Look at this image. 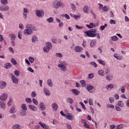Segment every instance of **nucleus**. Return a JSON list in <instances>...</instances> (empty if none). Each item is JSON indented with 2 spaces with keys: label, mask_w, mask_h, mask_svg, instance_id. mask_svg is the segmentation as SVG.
Instances as JSON below:
<instances>
[{
  "label": "nucleus",
  "mask_w": 129,
  "mask_h": 129,
  "mask_svg": "<svg viewBox=\"0 0 129 129\" xmlns=\"http://www.w3.org/2000/svg\"><path fill=\"white\" fill-rule=\"evenodd\" d=\"M97 30L96 29H91L90 30L86 31L84 32L85 34V37H89L90 38H94V37L97 36V39H100V36L99 33H96Z\"/></svg>",
  "instance_id": "obj_1"
},
{
  "label": "nucleus",
  "mask_w": 129,
  "mask_h": 129,
  "mask_svg": "<svg viewBox=\"0 0 129 129\" xmlns=\"http://www.w3.org/2000/svg\"><path fill=\"white\" fill-rule=\"evenodd\" d=\"M67 65V62L66 61H60V63L57 65V67H58V68H60V70L65 72V71L67 70V68H66Z\"/></svg>",
  "instance_id": "obj_2"
},
{
  "label": "nucleus",
  "mask_w": 129,
  "mask_h": 129,
  "mask_svg": "<svg viewBox=\"0 0 129 129\" xmlns=\"http://www.w3.org/2000/svg\"><path fill=\"white\" fill-rule=\"evenodd\" d=\"M52 43L50 42H48L45 43V46L43 48V51L45 53H48L52 49Z\"/></svg>",
  "instance_id": "obj_3"
},
{
  "label": "nucleus",
  "mask_w": 129,
  "mask_h": 129,
  "mask_svg": "<svg viewBox=\"0 0 129 129\" xmlns=\"http://www.w3.org/2000/svg\"><path fill=\"white\" fill-rule=\"evenodd\" d=\"M86 88L88 91L90 93H94V92H95V87L90 84L87 85Z\"/></svg>",
  "instance_id": "obj_4"
},
{
  "label": "nucleus",
  "mask_w": 129,
  "mask_h": 129,
  "mask_svg": "<svg viewBox=\"0 0 129 129\" xmlns=\"http://www.w3.org/2000/svg\"><path fill=\"white\" fill-rule=\"evenodd\" d=\"M35 14L39 18H43L45 16V12L42 10L35 11Z\"/></svg>",
  "instance_id": "obj_5"
},
{
  "label": "nucleus",
  "mask_w": 129,
  "mask_h": 129,
  "mask_svg": "<svg viewBox=\"0 0 129 129\" xmlns=\"http://www.w3.org/2000/svg\"><path fill=\"white\" fill-rule=\"evenodd\" d=\"M10 10V7L8 5H2L0 7L1 12H8Z\"/></svg>",
  "instance_id": "obj_6"
},
{
  "label": "nucleus",
  "mask_w": 129,
  "mask_h": 129,
  "mask_svg": "<svg viewBox=\"0 0 129 129\" xmlns=\"http://www.w3.org/2000/svg\"><path fill=\"white\" fill-rule=\"evenodd\" d=\"M33 30L32 29H25L23 33L25 36H29V35H32L33 34Z\"/></svg>",
  "instance_id": "obj_7"
},
{
  "label": "nucleus",
  "mask_w": 129,
  "mask_h": 129,
  "mask_svg": "<svg viewBox=\"0 0 129 129\" xmlns=\"http://www.w3.org/2000/svg\"><path fill=\"white\" fill-rule=\"evenodd\" d=\"M8 96H9V95H8V94L3 93L0 96V99L2 101H6V100H7V99H8Z\"/></svg>",
  "instance_id": "obj_8"
},
{
  "label": "nucleus",
  "mask_w": 129,
  "mask_h": 129,
  "mask_svg": "<svg viewBox=\"0 0 129 129\" xmlns=\"http://www.w3.org/2000/svg\"><path fill=\"white\" fill-rule=\"evenodd\" d=\"M74 50L75 52H77L78 53L82 52L83 48L81 46H76L74 48Z\"/></svg>",
  "instance_id": "obj_9"
},
{
  "label": "nucleus",
  "mask_w": 129,
  "mask_h": 129,
  "mask_svg": "<svg viewBox=\"0 0 129 129\" xmlns=\"http://www.w3.org/2000/svg\"><path fill=\"white\" fill-rule=\"evenodd\" d=\"M26 28L27 30H33V31H36V28H35L34 26L31 24L26 25Z\"/></svg>",
  "instance_id": "obj_10"
},
{
  "label": "nucleus",
  "mask_w": 129,
  "mask_h": 129,
  "mask_svg": "<svg viewBox=\"0 0 129 129\" xmlns=\"http://www.w3.org/2000/svg\"><path fill=\"white\" fill-rule=\"evenodd\" d=\"M52 7H53V8H54V9H59V2L58 1H55L52 3Z\"/></svg>",
  "instance_id": "obj_11"
},
{
  "label": "nucleus",
  "mask_w": 129,
  "mask_h": 129,
  "mask_svg": "<svg viewBox=\"0 0 129 129\" xmlns=\"http://www.w3.org/2000/svg\"><path fill=\"white\" fill-rule=\"evenodd\" d=\"M67 119H69V120H74L75 119V117L74 116L72 115L71 113H69V115H66L65 117Z\"/></svg>",
  "instance_id": "obj_12"
},
{
  "label": "nucleus",
  "mask_w": 129,
  "mask_h": 129,
  "mask_svg": "<svg viewBox=\"0 0 129 129\" xmlns=\"http://www.w3.org/2000/svg\"><path fill=\"white\" fill-rule=\"evenodd\" d=\"M43 92L46 96H50V95H51V92H50L49 89H47L46 88H44Z\"/></svg>",
  "instance_id": "obj_13"
},
{
  "label": "nucleus",
  "mask_w": 129,
  "mask_h": 129,
  "mask_svg": "<svg viewBox=\"0 0 129 129\" xmlns=\"http://www.w3.org/2000/svg\"><path fill=\"white\" fill-rule=\"evenodd\" d=\"M38 124H40V125H41V126H42L43 128L50 129V127H49V126H46V124L43 123V122L42 121L38 122Z\"/></svg>",
  "instance_id": "obj_14"
},
{
  "label": "nucleus",
  "mask_w": 129,
  "mask_h": 129,
  "mask_svg": "<svg viewBox=\"0 0 129 129\" xmlns=\"http://www.w3.org/2000/svg\"><path fill=\"white\" fill-rule=\"evenodd\" d=\"M113 78V75L112 74L107 75L106 76V79L108 81H111Z\"/></svg>",
  "instance_id": "obj_15"
},
{
  "label": "nucleus",
  "mask_w": 129,
  "mask_h": 129,
  "mask_svg": "<svg viewBox=\"0 0 129 129\" xmlns=\"http://www.w3.org/2000/svg\"><path fill=\"white\" fill-rule=\"evenodd\" d=\"M7 86V83L6 82H0V89H4Z\"/></svg>",
  "instance_id": "obj_16"
},
{
  "label": "nucleus",
  "mask_w": 129,
  "mask_h": 129,
  "mask_svg": "<svg viewBox=\"0 0 129 129\" xmlns=\"http://www.w3.org/2000/svg\"><path fill=\"white\" fill-rule=\"evenodd\" d=\"M11 80L14 84H18V83H19V78H17L16 76L12 78Z\"/></svg>",
  "instance_id": "obj_17"
},
{
  "label": "nucleus",
  "mask_w": 129,
  "mask_h": 129,
  "mask_svg": "<svg viewBox=\"0 0 129 129\" xmlns=\"http://www.w3.org/2000/svg\"><path fill=\"white\" fill-rule=\"evenodd\" d=\"M28 107L30 110L32 111H36L37 110V107L32 105H29Z\"/></svg>",
  "instance_id": "obj_18"
},
{
  "label": "nucleus",
  "mask_w": 129,
  "mask_h": 129,
  "mask_svg": "<svg viewBox=\"0 0 129 129\" xmlns=\"http://www.w3.org/2000/svg\"><path fill=\"white\" fill-rule=\"evenodd\" d=\"M39 106H40V110H45V109H46V107H45V104L44 103V102H41L39 104Z\"/></svg>",
  "instance_id": "obj_19"
},
{
  "label": "nucleus",
  "mask_w": 129,
  "mask_h": 129,
  "mask_svg": "<svg viewBox=\"0 0 129 129\" xmlns=\"http://www.w3.org/2000/svg\"><path fill=\"white\" fill-rule=\"evenodd\" d=\"M66 101L67 103H69V104H73V103L74 102L73 99H72V98H67L66 99Z\"/></svg>",
  "instance_id": "obj_20"
},
{
  "label": "nucleus",
  "mask_w": 129,
  "mask_h": 129,
  "mask_svg": "<svg viewBox=\"0 0 129 129\" xmlns=\"http://www.w3.org/2000/svg\"><path fill=\"white\" fill-rule=\"evenodd\" d=\"M96 45V40H92L91 41V43L90 44V46L91 48H94V47H95V45Z\"/></svg>",
  "instance_id": "obj_21"
},
{
  "label": "nucleus",
  "mask_w": 129,
  "mask_h": 129,
  "mask_svg": "<svg viewBox=\"0 0 129 129\" xmlns=\"http://www.w3.org/2000/svg\"><path fill=\"white\" fill-rule=\"evenodd\" d=\"M98 74L100 76H104L105 75V73L104 72V70H99L98 71Z\"/></svg>",
  "instance_id": "obj_22"
},
{
  "label": "nucleus",
  "mask_w": 129,
  "mask_h": 129,
  "mask_svg": "<svg viewBox=\"0 0 129 129\" xmlns=\"http://www.w3.org/2000/svg\"><path fill=\"white\" fill-rule=\"evenodd\" d=\"M17 112V110H16V106H12L10 110V113H16Z\"/></svg>",
  "instance_id": "obj_23"
},
{
  "label": "nucleus",
  "mask_w": 129,
  "mask_h": 129,
  "mask_svg": "<svg viewBox=\"0 0 129 129\" xmlns=\"http://www.w3.org/2000/svg\"><path fill=\"white\" fill-rule=\"evenodd\" d=\"M51 107L52 109H53V110H55L56 111V110H57V109H58V105H57V103H53L51 105Z\"/></svg>",
  "instance_id": "obj_24"
},
{
  "label": "nucleus",
  "mask_w": 129,
  "mask_h": 129,
  "mask_svg": "<svg viewBox=\"0 0 129 129\" xmlns=\"http://www.w3.org/2000/svg\"><path fill=\"white\" fill-rule=\"evenodd\" d=\"M72 92L74 94H75V95H78L80 93V91L76 89H72Z\"/></svg>",
  "instance_id": "obj_25"
},
{
  "label": "nucleus",
  "mask_w": 129,
  "mask_h": 129,
  "mask_svg": "<svg viewBox=\"0 0 129 129\" xmlns=\"http://www.w3.org/2000/svg\"><path fill=\"white\" fill-rule=\"evenodd\" d=\"M26 111L25 110H21L20 111V114L21 116H26V114H27V112H26Z\"/></svg>",
  "instance_id": "obj_26"
},
{
  "label": "nucleus",
  "mask_w": 129,
  "mask_h": 129,
  "mask_svg": "<svg viewBox=\"0 0 129 129\" xmlns=\"http://www.w3.org/2000/svg\"><path fill=\"white\" fill-rule=\"evenodd\" d=\"M114 87V85L112 84H109V85L106 86V89L109 90L112 89Z\"/></svg>",
  "instance_id": "obj_27"
},
{
  "label": "nucleus",
  "mask_w": 129,
  "mask_h": 129,
  "mask_svg": "<svg viewBox=\"0 0 129 129\" xmlns=\"http://www.w3.org/2000/svg\"><path fill=\"white\" fill-rule=\"evenodd\" d=\"M38 41V37L36 35H33L31 38V41L32 43H36Z\"/></svg>",
  "instance_id": "obj_28"
},
{
  "label": "nucleus",
  "mask_w": 129,
  "mask_h": 129,
  "mask_svg": "<svg viewBox=\"0 0 129 129\" xmlns=\"http://www.w3.org/2000/svg\"><path fill=\"white\" fill-rule=\"evenodd\" d=\"M0 107L3 110L6 109V104L4 102L0 101Z\"/></svg>",
  "instance_id": "obj_29"
},
{
  "label": "nucleus",
  "mask_w": 129,
  "mask_h": 129,
  "mask_svg": "<svg viewBox=\"0 0 129 129\" xmlns=\"http://www.w3.org/2000/svg\"><path fill=\"white\" fill-rule=\"evenodd\" d=\"M47 85L49 87H53V83L52 82V80H51V79H48L47 80Z\"/></svg>",
  "instance_id": "obj_30"
},
{
  "label": "nucleus",
  "mask_w": 129,
  "mask_h": 129,
  "mask_svg": "<svg viewBox=\"0 0 129 129\" xmlns=\"http://www.w3.org/2000/svg\"><path fill=\"white\" fill-rule=\"evenodd\" d=\"M12 67V64L9 62L7 63L4 65V68L6 69H10V68H11Z\"/></svg>",
  "instance_id": "obj_31"
},
{
  "label": "nucleus",
  "mask_w": 129,
  "mask_h": 129,
  "mask_svg": "<svg viewBox=\"0 0 129 129\" xmlns=\"http://www.w3.org/2000/svg\"><path fill=\"white\" fill-rule=\"evenodd\" d=\"M21 126L19 124H16L13 125L12 129H20Z\"/></svg>",
  "instance_id": "obj_32"
},
{
  "label": "nucleus",
  "mask_w": 129,
  "mask_h": 129,
  "mask_svg": "<svg viewBox=\"0 0 129 129\" xmlns=\"http://www.w3.org/2000/svg\"><path fill=\"white\" fill-rule=\"evenodd\" d=\"M83 11L84 13H86V14H88V7L87 6H85L83 8Z\"/></svg>",
  "instance_id": "obj_33"
},
{
  "label": "nucleus",
  "mask_w": 129,
  "mask_h": 129,
  "mask_svg": "<svg viewBox=\"0 0 129 129\" xmlns=\"http://www.w3.org/2000/svg\"><path fill=\"white\" fill-rule=\"evenodd\" d=\"M9 37L11 38V40H16V35L14 34H10Z\"/></svg>",
  "instance_id": "obj_34"
},
{
  "label": "nucleus",
  "mask_w": 129,
  "mask_h": 129,
  "mask_svg": "<svg viewBox=\"0 0 129 129\" xmlns=\"http://www.w3.org/2000/svg\"><path fill=\"white\" fill-rule=\"evenodd\" d=\"M21 108L22 110L27 111L28 110V108H27V105H26V104H22L21 105Z\"/></svg>",
  "instance_id": "obj_35"
},
{
  "label": "nucleus",
  "mask_w": 129,
  "mask_h": 129,
  "mask_svg": "<svg viewBox=\"0 0 129 129\" xmlns=\"http://www.w3.org/2000/svg\"><path fill=\"white\" fill-rule=\"evenodd\" d=\"M114 57L116 59H118V60H121V59H122V57L121 56H119V55L116 53L114 54Z\"/></svg>",
  "instance_id": "obj_36"
},
{
  "label": "nucleus",
  "mask_w": 129,
  "mask_h": 129,
  "mask_svg": "<svg viewBox=\"0 0 129 129\" xmlns=\"http://www.w3.org/2000/svg\"><path fill=\"white\" fill-rule=\"evenodd\" d=\"M12 103H13V98H12V97H9V101L8 102V106H11L12 105Z\"/></svg>",
  "instance_id": "obj_37"
},
{
  "label": "nucleus",
  "mask_w": 129,
  "mask_h": 129,
  "mask_svg": "<svg viewBox=\"0 0 129 129\" xmlns=\"http://www.w3.org/2000/svg\"><path fill=\"white\" fill-rule=\"evenodd\" d=\"M124 127V125L123 124H120L116 125V129H121L123 128Z\"/></svg>",
  "instance_id": "obj_38"
},
{
  "label": "nucleus",
  "mask_w": 129,
  "mask_h": 129,
  "mask_svg": "<svg viewBox=\"0 0 129 129\" xmlns=\"http://www.w3.org/2000/svg\"><path fill=\"white\" fill-rule=\"evenodd\" d=\"M80 82L82 87H85V86H86V82H85L84 80H81L80 81Z\"/></svg>",
  "instance_id": "obj_39"
},
{
  "label": "nucleus",
  "mask_w": 129,
  "mask_h": 129,
  "mask_svg": "<svg viewBox=\"0 0 129 129\" xmlns=\"http://www.w3.org/2000/svg\"><path fill=\"white\" fill-rule=\"evenodd\" d=\"M1 3L3 6H7L8 4V0H1Z\"/></svg>",
  "instance_id": "obj_40"
},
{
  "label": "nucleus",
  "mask_w": 129,
  "mask_h": 129,
  "mask_svg": "<svg viewBox=\"0 0 129 129\" xmlns=\"http://www.w3.org/2000/svg\"><path fill=\"white\" fill-rule=\"evenodd\" d=\"M90 65H92V66H93V67H95V68H97V64H96V62L92 61L89 63Z\"/></svg>",
  "instance_id": "obj_41"
},
{
  "label": "nucleus",
  "mask_w": 129,
  "mask_h": 129,
  "mask_svg": "<svg viewBox=\"0 0 129 129\" xmlns=\"http://www.w3.org/2000/svg\"><path fill=\"white\" fill-rule=\"evenodd\" d=\"M47 23H53L54 22V18L53 17H50L46 20Z\"/></svg>",
  "instance_id": "obj_42"
},
{
  "label": "nucleus",
  "mask_w": 129,
  "mask_h": 129,
  "mask_svg": "<svg viewBox=\"0 0 129 129\" xmlns=\"http://www.w3.org/2000/svg\"><path fill=\"white\" fill-rule=\"evenodd\" d=\"M111 39L112 41H118V37L116 36H111Z\"/></svg>",
  "instance_id": "obj_43"
},
{
  "label": "nucleus",
  "mask_w": 129,
  "mask_h": 129,
  "mask_svg": "<svg viewBox=\"0 0 129 129\" xmlns=\"http://www.w3.org/2000/svg\"><path fill=\"white\" fill-rule=\"evenodd\" d=\"M61 16L63 18H64V17L66 18V19H67V20H70V16H69L68 15V14H62Z\"/></svg>",
  "instance_id": "obj_44"
},
{
  "label": "nucleus",
  "mask_w": 129,
  "mask_h": 129,
  "mask_svg": "<svg viewBox=\"0 0 129 129\" xmlns=\"http://www.w3.org/2000/svg\"><path fill=\"white\" fill-rule=\"evenodd\" d=\"M25 101L27 103H29V104L32 103V99L30 98H26Z\"/></svg>",
  "instance_id": "obj_45"
},
{
  "label": "nucleus",
  "mask_w": 129,
  "mask_h": 129,
  "mask_svg": "<svg viewBox=\"0 0 129 129\" xmlns=\"http://www.w3.org/2000/svg\"><path fill=\"white\" fill-rule=\"evenodd\" d=\"M70 6H71L73 12H75V11H76V6H75V5H74L73 4H71Z\"/></svg>",
  "instance_id": "obj_46"
},
{
  "label": "nucleus",
  "mask_w": 129,
  "mask_h": 129,
  "mask_svg": "<svg viewBox=\"0 0 129 129\" xmlns=\"http://www.w3.org/2000/svg\"><path fill=\"white\" fill-rule=\"evenodd\" d=\"M55 57L62 58L63 57V55L61 53H55Z\"/></svg>",
  "instance_id": "obj_47"
},
{
  "label": "nucleus",
  "mask_w": 129,
  "mask_h": 129,
  "mask_svg": "<svg viewBox=\"0 0 129 129\" xmlns=\"http://www.w3.org/2000/svg\"><path fill=\"white\" fill-rule=\"evenodd\" d=\"M106 27H107V24H105L104 25L101 26L100 27V29L101 31H103V30H104V29H105V28H106Z\"/></svg>",
  "instance_id": "obj_48"
},
{
  "label": "nucleus",
  "mask_w": 129,
  "mask_h": 129,
  "mask_svg": "<svg viewBox=\"0 0 129 129\" xmlns=\"http://www.w3.org/2000/svg\"><path fill=\"white\" fill-rule=\"evenodd\" d=\"M97 61L98 62V63H99V64H101V65H105V61H103V60H101L100 59H97Z\"/></svg>",
  "instance_id": "obj_49"
},
{
  "label": "nucleus",
  "mask_w": 129,
  "mask_h": 129,
  "mask_svg": "<svg viewBox=\"0 0 129 129\" xmlns=\"http://www.w3.org/2000/svg\"><path fill=\"white\" fill-rule=\"evenodd\" d=\"M105 73L106 75H108L110 73V69L107 68L105 71Z\"/></svg>",
  "instance_id": "obj_50"
},
{
  "label": "nucleus",
  "mask_w": 129,
  "mask_h": 129,
  "mask_svg": "<svg viewBox=\"0 0 129 129\" xmlns=\"http://www.w3.org/2000/svg\"><path fill=\"white\" fill-rule=\"evenodd\" d=\"M117 105L119 106V107H122L123 106V103L121 101H119Z\"/></svg>",
  "instance_id": "obj_51"
},
{
  "label": "nucleus",
  "mask_w": 129,
  "mask_h": 129,
  "mask_svg": "<svg viewBox=\"0 0 129 129\" xmlns=\"http://www.w3.org/2000/svg\"><path fill=\"white\" fill-rule=\"evenodd\" d=\"M124 91H125V85H123L121 88V92L124 93Z\"/></svg>",
  "instance_id": "obj_52"
},
{
  "label": "nucleus",
  "mask_w": 129,
  "mask_h": 129,
  "mask_svg": "<svg viewBox=\"0 0 129 129\" xmlns=\"http://www.w3.org/2000/svg\"><path fill=\"white\" fill-rule=\"evenodd\" d=\"M59 3V7L60 8H64L65 7V4L63 2H58Z\"/></svg>",
  "instance_id": "obj_53"
},
{
  "label": "nucleus",
  "mask_w": 129,
  "mask_h": 129,
  "mask_svg": "<svg viewBox=\"0 0 129 129\" xmlns=\"http://www.w3.org/2000/svg\"><path fill=\"white\" fill-rule=\"evenodd\" d=\"M23 13L25 14H29V9L27 8H23Z\"/></svg>",
  "instance_id": "obj_54"
},
{
  "label": "nucleus",
  "mask_w": 129,
  "mask_h": 129,
  "mask_svg": "<svg viewBox=\"0 0 129 129\" xmlns=\"http://www.w3.org/2000/svg\"><path fill=\"white\" fill-rule=\"evenodd\" d=\"M32 101L33 102V103L35 105H38V101L35 99V98H33L32 99Z\"/></svg>",
  "instance_id": "obj_55"
},
{
  "label": "nucleus",
  "mask_w": 129,
  "mask_h": 129,
  "mask_svg": "<svg viewBox=\"0 0 129 129\" xmlns=\"http://www.w3.org/2000/svg\"><path fill=\"white\" fill-rule=\"evenodd\" d=\"M18 37L20 40H22V32L19 31L18 32Z\"/></svg>",
  "instance_id": "obj_56"
},
{
  "label": "nucleus",
  "mask_w": 129,
  "mask_h": 129,
  "mask_svg": "<svg viewBox=\"0 0 129 129\" xmlns=\"http://www.w3.org/2000/svg\"><path fill=\"white\" fill-rule=\"evenodd\" d=\"M88 77L89 79H93L94 78V75L93 74H90L88 75Z\"/></svg>",
  "instance_id": "obj_57"
},
{
  "label": "nucleus",
  "mask_w": 129,
  "mask_h": 129,
  "mask_svg": "<svg viewBox=\"0 0 129 129\" xmlns=\"http://www.w3.org/2000/svg\"><path fill=\"white\" fill-rule=\"evenodd\" d=\"M11 62L13 64V65H17V61L15 60V58H11Z\"/></svg>",
  "instance_id": "obj_58"
},
{
  "label": "nucleus",
  "mask_w": 129,
  "mask_h": 129,
  "mask_svg": "<svg viewBox=\"0 0 129 129\" xmlns=\"http://www.w3.org/2000/svg\"><path fill=\"white\" fill-rule=\"evenodd\" d=\"M109 23L111 25H115V24H116V22H115V20L112 19L110 20Z\"/></svg>",
  "instance_id": "obj_59"
},
{
  "label": "nucleus",
  "mask_w": 129,
  "mask_h": 129,
  "mask_svg": "<svg viewBox=\"0 0 129 129\" xmlns=\"http://www.w3.org/2000/svg\"><path fill=\"white\" fill-rule=\"evenodd\" d=\"M74 18L76 20H78L79 19H80L81 18V15H74Z\"/></svg>",
  "instance_id": "obj_60"
},
{
  "label": "nucleus",
  "mask_w": 129,
  "mask_h": 129,
  "mask_svg": "<svg viewBox=\"0 0 129 129\" xmlns=\"http://www.w3.org/2000/svg\"><path fill=\"white\" fill-rule=\"evenodd\" d=\"M14 74L15 76H19L20 75V72L18 70H15L14 71Z\"/></svg>",
  "instance_id": "obj_61"
},
{
  "label": "nucleus",
  "mask_w": 129,
  "mask_h": 129,
  "mask_svg": "<svg viewBox=\"0 0 129 129\" xmlns=\"http://www.w3.org/2000/svg\"><path fill=\"white\" fill-rule=\"evenodd\" d=\"M29 61L31 63H33V62H34V58H33V57H32V56H29Z\"/></svg>",
  "instance_id": "obj_62"
},
{
  "label": "nucleus",
  "mask_w": 129,
  "mask_h": 129,
  "mask_svg": "<svg viewBox=\"0 0 129 129\" xmlns=\"http://www.w3.org/2000/svg\"><path fill=\"white\" fill-rule=\"evenodd\" d=\"M80 104L81 105L83 109H86V107L84 105V104L82 102H80Z\"/></svg>",
  "instance_id": "obj_63"
},
{
  "label": "nucleus",
  "mask_w": 129,
  "mask_h": 129,
  "mask_svg": "<svg viewBox=\"0 0 129 129\" xmlns=\"http://www.w3.org/2000/svg\"><path fill=\"white\" fill-rule=\"evenodd\" d=\"M109 100L110 103H113V102H114V99H113V98L112 97H110L109 98Z\"/></svg>",
  "instance_id": "obj_64"
}]
</instances>
